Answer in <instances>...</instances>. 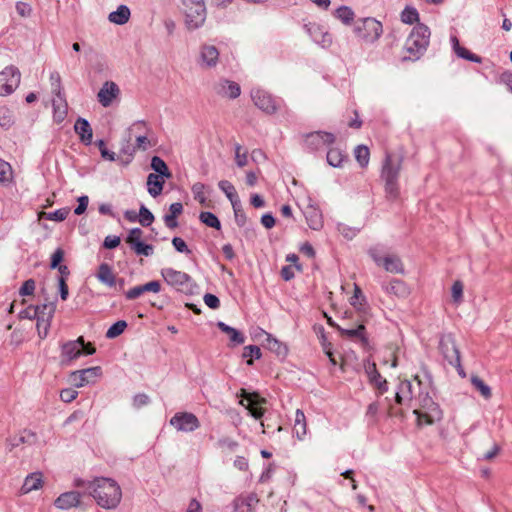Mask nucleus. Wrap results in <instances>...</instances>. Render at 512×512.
Wrapping results in <instances>:
<instances>
[{
    "label": "nucleus",
    "mask_w": 512,
    "mask_h": 512,
    "mask_svg": "<svg viewBox=\"0 0 512 512\" xmlns=\"http://www.w3.org/2000/svg\"><path fill=\"white\" fill-rule=\"evenodd\" d=\"M138 221L140 224L144 227L150 226L154 221V215L151 213V211L146 208L144 205H141L139 209V217Z\"/></svg>",
    "instance_id": "nucleus-57"
},
{
    "label": "nucleus",
    "mask_w": 512,
    "mask_h": 512,
    "mask_svg": "<svg viewBox=\"0 0 512 512\" xmlns=\"http://www.w3.org/2000/svg\"><path fill=\"white\" fill-rule=\"evenodd\" d=\"M261 356V349L256 345H248L243 348L242 357L248 359V365H252L253 359H260Z\"/></svg>",
    "instance_id": "nucleus-47"
},
{
    "label": "nucleus",
    "mask_w": 512,
    "mask_h": 512,
    "mask_svg": "<svg viewBox=\"0 0 512 512\" xmlns=\"http://www.w3.org/2000/svg\"><path fill=\"white\" fill-rule=\"evenodd\" d=\"M402 159L386 152L382 166L381 177L383 180H398Z\"/></svg>",
    "instance_id": "nucleus-15"
},
{
    "label": "nucleus",
    "mask_w": 512,
    "mask_h": 512,
    "mask_svg": "<svg viewBox=\"0 0 512 512\" xmlns=\"http://www.w3.org/2000/svg\"><path fill=\"white\" fill-rule=\"evenodd\" d=\"M336 328L342 338L360 344L365 350L370 348L366 327L363 324L358 325L356 328H342L340 326H336Z\"/></svg>",
    "instance_id": "nucleus-13"
},
{
    "label": "nucleus",
    "mask_w": 512,
    "mask_h": 512,
    "mask_svg": "<svg viewBox=\"0 0 512 512\" xmlns=\"http://www.w3.org/2000/svg\"><path fill=\"white\" fill-rule=\"evenodd\" d=\"M169 424L178 432L191 433L200 428L198 417L191 412H176L169 420Z\"/></svg>",
    "instance_id": "nucleus-8"
},
{
    "label": "nucleus",
    "mask_w": 512,
    "mask_h": 512,
    "mask_svg": "<svg viewBox=\"0 0 512 512\" xmlns=\"http://www.w3.org/2000/svg\"><path fill=\"white\" fill-rule=\"evenodd\" d=\"M135 151L136 147L129 143L124 144L117 156V162L122 165H128L133 160Z\"/></svg>",
    "instance_id": "nucleus-39"
},
{
    "label": "nucleus",
    "mask_w": 512,
    "mask_h": 512,
    "mask_svg": "<svg viewBox=\"0 0 512 512\" xmlns=\"http://www.w3.org/2000/svg\"><path fill=\"white\" fill-rule=\"evenodd\" d=\"M199 220L208 227L214 228L216 230L221 229L220 220L212 212H208V211L201 212L199 215Z\"/></svg>",
    "instance_id": "nucleus-45"
},
{
    "label": "nucleus",
    "mask_w": 512,
    "mask_h": 512,
    "mask_svg": "<svg viewBox=\"0 0 512 512\" xmlns=\"http://www.w3.org/2000/svg\"><path fill=\"white\" fill-rule=\"evenodd\" d=\"M335 17L342 23L350 25L355 17L353 10L347 6H341L335 11Z\"/></svg>",
    "instance_id": "nucleus-46"
},
{
    "label": "nucleus",
    "mask_w": 512,
    "mask_h": 512,
    "mask_svg": "<svg viewBox=\"0 0 512 512\" xmlns=\"http://www.w3.org/2000/svg\"><path fill=\"white\" fill-rule=\"evenodd\" d=\"M261 335L263 336L262 342L267 349L276 353L279 356L286 355L287 347L284 344H282L279 340H277L270 333H267L264 330H261Z\"/></svg>",
    "instance_id": "nucleus-26"
},
{
    "label": "nucleus",
    "mask_w": 512,
    "mask_h": 512,
    "mask_svg": "<svg viewBox=\"0 0 512 512\" xmlns=\"http://www.w3.org/2000/svg\"><path fill=\"white\" fill-rule=\"evenodd\" d=\"M235 150V162L238 167L242 168L247 165L248 162V152L247 150L243 149L242 145L239 143H236L234 145Z\"/></svg>",
    "instance_id": "nucleus-54"
},
{
    "label": "nucleus",
    "mask_w": 512,
    "mask_h": 512,
    "mask_svg": "<svg viewBox=\"0 0 512 512\" xmlns=\"http://www.w3.org/2000/svg\"><path fill=\"white\" fill-rule=\"evenodd\" d=\"M67 111L68 105L64 96L53 99V117L56 123H61L65 119Z\"/></svg>",
    "instance_id": "nucleus-33"
},
{
    "label": "nucleus",
    "mask_w": 512,
    "mask_h": 512,
    "mask_svg": "<svg viewBox=\"0 0 512 512\" xmlns=\"http://www.w3.org/2000/svg\"><path fill=\"white\" fill-rule=\"evenodd\" d=\"M36 321H37L36 327H37L38 335L41 339H45L48 335V331H49L51 322L47 321L46 318L44 319L43 316L38 318V320H36Z\"/></svg>",
    "instance_id": "nucleus-62"
},
{
    "label": "nucleus",
    "mask_w": 512,
    "mask_h": 512,
    "mask_svg": "<svg viewBox=\"0 0 512 512\" xmlns=\"http://www.w3.org/2000/svg\"><path fill=\"white\" fill-rule=\"evenodd\" d=\"M232 208H233L234 218H235L236 224L239 227H244L246 222H247V217H246V214H245V212H244V210L242 208L241 202H238L237 206H236V204L232 205Z\"/></svg>",
    "instance_id": "nucleus-59"
},
{
    "label": "nucleus",
    "mask_w": 512,
    "mask_h": 512,
    "mask_svg": "<svg viewBox=\"0 0 512 512\" xmlns=\"http://www.w3.org/2000/svg\"><path fill=\"white\" fill-rule=\"evenodd\" d=\"M87 385H93L102 376V368L100 366L89 367L79 370Z\"/></svg>",
    "instance_id": "nucleus-37"
},
{
    "label": "nucleus",
    "mask_w": 512,
    "mask_h": 512,
    "mask_svg": "<svg viewBox=\"0 0 512 512\" xmlns=\"http://www.w3.org/2000/svg\"><path fill=\"white\" fill-rule=\"evenodd\" d=\"M89 495L104 509H115L121 502L122 490L112 478L97 477L88 484Z\"/></svg>",
    "instance_id": "nucleus-1"
},
{
    "label": "nucleus",
    "mask_w": 512,
    "mask_h": 512,
    "mask_svg": "<svg viewBox=\"0 0 512 512\" xmlns=\"http://www.w3.org/2000/svg\"><path fill=\"white\" fill-rule=\"evenodd\" d=\"M21 74L14 66H8L0 72V96L11 94L20 84Z\"/></svg>",
    "instance_id": "nucleus-9"
},
{
    "label": "nucleus",
    "mask_w": 512,
    "mask_h": 512,
    "mask_svg": "<svg viewBox=\"0 0 512 512\" xmlns=\"http://www.w3.org/2000/svg\"><path fill=\"white\" fill-rule=\"evenodd\" d=\"M293 432L299 440H303L307 433L306 417L300 409H297L295 413Z\"/></svg>",
    "instance_id": "nucleus-30"
},
{
    "label": "nucleus",
    "mask_w": 512,
    "mask_h": 512,
    "mask_svg": "<svg viewBox=\"0 0 512 512\" xmlns=\"http://www.w3.org/2000/svg\"><path fill=\"white\" fill-rule=\"evenodd\" d=\"M64 258V250L62 248H57L53 254L51 255L50 268L56 269L61 265V262Z\"/></svg>",
    "instance_id": "nucleus-64"
},
{
    "label": "nucleus",
    "mask_w": 512,
    "mask_h": 512,
    "mask_svg": "<svg viewBox=\"0 0 512 512\" xmlns=\"http://www.w3.org/2000/svg\"><path fill=\"white\" fill-rule=\"evenodd\" d=\"M69 212V208H60L52 212L44 213V215L47 220L61 222L67 218Z\"/></svg>",
    "instance_id": "nucleus-58"
},
{
    "label": "nucleus",
    "mask_w": 512,
    "mask_h": 512,
    "mask_svg": "<svg viewBox=\"0 0 512 512\" xmlns=\"http://www.w3.org/2000/svg\"><path fill=\"white\" fill-rule=\"evenodd\" d=\"M430 29L423 23L416 24L402 48L403 61H417L426 52L430 42Z\"/></svg>",
    "instance_id": "nucleus-2"
},
{
    "label": "nucleus",
    "mask_w": 512,
    "mask_h": 512,
    "mask_svg": "<svg viewBox=\"0 0 512 512\" xmlns=\"http://www.w3.org/2000/svg\"><path fill=\"white\" fill-rule=\"evenodd\" d=\"M471 383L485 399H489L491 397V388L478 376H472Z\"/></svg>",
    "instance_id": "nucleus-50"
},
{
    "label": "nucleus",
    "mask_w": 512,
    "mask_h": 512,
    "mask_svg": "<svg viewBox=\"0 0 512 512\" xmlns=\"http://www.w3.org/2000/svg\"><path fill=\"white\" fill-rule=\"evenodd\" d=\"M205 185L201 182H197L193 184L191 191L193 193L194 199L198 201L200 204H206L207 197L205 194Z\"/></svg>",
    "instance_id": "nucleus-56"
},
{
    "label": "nucleus",
    "mask_w": 512,
    "mask_h": 512,
    "mask_svg": "<svg viewBox=\"0 0 512 512\" xmlns=\"http://www.w3.org/2000/svg\"><path fill=\"white\" fill-rule=\"evenodd\" d=\"M185 7L186 24L189 29L200 27L206 18V9L203 0H182Z\"/></svg>",
    "instance_id": "nucleus-7"
},
{
    "label": "nucleus",
    "mask_w": 512,
    "mask_h": 512,
    "mask_svg": "<svg viewBox=\"0 0 512 512\" xmlns=\"http://www.w3.org/2000/svg\"><path fill=\"white\" fill-rule=\"evenodd\" d=\"M234 512H252V505L246 498H237L234 501Z\"/></svg>",
    "instance_id": "nucleus-63"
},
{
    "label": "nucleus",
    "mask_w": 512,
    "mask_h": 512,
    "mask_svg": "<svg viewBox=\"0 0 512 512\" xmlns=\"http://www.w3.org/2000/svg\"><path fill=\"white\" fill-rule=\"evenodd\" d=\"M354 154L356 160L358 161L361 167H366L368 165L370 157L368 147L364 145H359L355 148Z\"/></svg>",
    "instance_id": "nucleus-49"
},
{
    "label": "nucleus",
    "mask_w": 512,
    "mask_h": 512,
    "mask_svg": "<svg viewBox=\"0 0 512 512\" xmlns=\"http://www.w3.org/2000/svg\"><path fill=\"white\" fill-rule=\"evenodd\" d=\"M251 98L255 106L267 114L276 113L284 106L281 98L275 97L263 89H253Z\"/></svg>",
    "instance_id": "nucleus-5"
},
{
    "label": "nucleus",
    "mask_w": 512,
    "mask_h": 512,
    "mask_svg": "<svg viewBox=\"0 0 512 512\" xmlns=\"http://www.w3.org/2000/svg\"><path fill=\"white\" fill-rule=\"evenodd\" d=\"M368 254L376 265L384 268L385 271L395 274L404 273L403 263L397 255H384L381 253V249L377 246L370 248Z\"/></svg>",
    "instance_id": "nucleus-6"
},
{
    "label": "nucleus",
    "mask_w": 512,
    "mask_h": 512,
    "mask_svg": "<svg viewBox=\"0 0 512 512\" xmlns=\"http://www.w3.org/2000/svg\"><path fill=\"white\" fill-rule=\"evenodd\" d=\"M335 141V136L326 130H313L304 137V145L310 151L318 150Z\"/></svg>",
    "instance_id": "nucleus-10"
},
{
    "label": "nucleus",
    "mask_w": 512,
    "mask_h": 512,
    "mask_svg": "<svg viewBox=\"0 0 512 512\" xmlns=\"http://www.w3.org/2000/svg\"><path fill=\"white\" fill-rule=\"evenodd\" d=\"M400 19L403 23L412 25L414 23H419V13L416 8L412 6H406L405 9L401 12Z\"/></svg>",
    "instance_id": "nucleus-44"
},
{
    "label": "nucleus",
    "mask_w": 512,
    "mask_h": 512,
    "mask_svg": "<svg viewBox=\"0 0 512 512\" xmlns=\"http://www.w3.org/2000/svg\"><path fill=\"white\" fill-rule=\"evenodd\" d=\"M381 287L387 295L395 296L397 298L404 299L410 294L409 287L400 279H392L389 282H382Z\"/></svg>",
    "instance_id": "nucleus-18"
},
{
    "label": "nucleus",
    "mask_w": 512,
    "mask_h": 512,
    "mask_svg": "<svg viewBox=\"0 0 512 512\" xmlns=\"http://www.w3.org/2000/svg\"><path fill=\"white\" fill-rule=\"evenodd\" d=\"M161 276L169 286L185 294H193L198 288L189 274L174 268H162Z\"/></svg>",
    "instance_id": "nucleus-3"
},
{
    "label": "nucleus",
    "mask_w": 512,
    "mask_h": 512,
    "mask_svg": "<svg viewBox=\"0 0 512 512\" xmlns=\"http://www.w3.org/2000/svg\"><path fill=\"white\" fill-rule=\"evenodd\" d=\"M142 237L143 231L140 228H132L125 238V242L135 254L146 257L151 256L154 252V247L151 244L144 243Z\"/></svg>",
    "instance_id": "nucleus-11"
},
{
    "label": "nucleus",
    "mask_w": 512,
    "mask_h": 512,
    "mask_svg": "<svg viewBox=\"0 0 512 512\" xmlns=\"http://www.w3.org/2000/svg\"><path fill=\"white\" fill-rule=\"evenodd\" d=\"M13 179V170L11 165L0 158V184L8 185Z\"/></svg>",
    "instance_id": "nucleus-43"
},
{
    "label": "nucleus",
    "mask_w": 512,
    "mask_h": 512,
    "mask_svg": "<svg viewBox=\"0 0 512 512\" xmlns=\"http://www.w3.org/2000/svg\"><path fill=\"white\" fill-rule=\"evenodd\" d=\"M96 145L98 146L101 156L104 159L109 160V161H117L118 155L116 153H114L113 151L108 150L104 140H102V139L98 140L96 142Z\"/></svg>",
    "instance_id": "nucleus-60"
},
{
    "label": "nucleus",
    "mask_w": 512,
    "mask_h": 512,
    "mask_svg": "<svg viewBox=\"0 0 512 512\" xmlns=\"http://www.w3.org/2000/svg\"><path fill=\"white\" fill-rule=\"evenodd\" d=\"M13 122V113L6 106H0V126L5 127L11 125Z\"/></svg>",
    "instance_id": "nucleus-61"
},
{
    "label": "nucleus",
    "mask_w": 512,
    "mask_h": 512,
    "mask_svg": "<svg viewBox=\"0 0 512 512\" xmlns=\"http://www.w3.org/2000/svg\"><path fill=\"white\" fill-rule=\"evenodd\" d=\"M219 51L213 45H202L200 48V65L203 68H213L217 65Z\"/></svg>",
    "instance_id": "nucleus-21"
},
{
    "label": "nucleus",
    "mask_w": 512,
    "mask_h": 512,
    "mask_svg": "<svg viewBox=\"0 0 512 512\" xmlns=\"http://www.w3.org/2000/svg\"><path fill=\"white\" fill-rule=\"evenodd\" d=\"M97 278L100 282L106 284L109 287H113L116 284V277L107 263H102L99 266Z\"/></svg>",
    "instance_id": "nucleus-32"
},
{
    "label": "nucleus",
    "mask_w": 512,
    "mask_h": 512,
    "mask_svg": "<svg viewBox=\"0 0 512 512\" xmlns=\"http://www.w3.org/2000/svg\"><path fill=\"white\" fill-rule=\"evenodd\" d=\"M217 327L224 333H226L230 339V341L234 344V345H240V344H243L245 342V336L243 335V333H241L240 331H238L237 329L227 325L226 323L222 322V321H219L217 323Z\"/></svg>",
    "instance_id": "nucleus-31"
},
{
    "label": "nucleus",
    "mask_w": 512,
    "mask_h": 512,
    "mask_svg": "<svg viewBox=\"0 0 512 512\" xmlns=\"http://www.w3.org/2000/svg\"><path fill=\"white\" fill-rule=\"evenodd\" d=\"M309 32L313 40L322 47L326 48L332 44V35L319 25H312L309 28Z\"/></svg>",
    "instance_id": "nucleus-27"
},
{
    "label": "nucleus",
    "mask_w": 512,
    "mask_h": 512,
    "mask_svg": "<svg viewBox=\"0 0 512 512\" xmlns=\"http://www.w3.org/2000/svg\"><path fill=\"white\" fill-rule=\"evenodd\" d=\"M219 189L226 195V197L229 199L231 205H234L238 202H241L235 187L231 182L228 180H221L218 182Z\"/></svg>",
    "instance_id": "nucleus-36"
},
{
    "label": "nucleus",
    "mask_w": 512,
    "mask_h": 512,
    "mask_svg": "<svg viewBox=\"0 0 512 512\" xmlns=\"http://www.w3.org/2000/svg\"><path fill=\"white\" fill-rule=\"evenodd\" d=\"M151 168L157 173V175L165 178L171 177V172L168 169L165 161L159 156H153L151 159Z\"/></svg>",
    "instance_id": "nucleus-40"
},
{
    "label": "nucleus",
    "mask_w": 512,
    "mask_h": 512,
    "mask_svg": "<svg viewBox=\"0 0 512 512\" xmlns=\"http://www.w3.org/2000/svg\"><path fill=\"white\" fill-rule=\"evenodd\" d=\"M439 351L444 359L449 363H457L460 358V352L456 346L455 339L451 334L443 335L439 341Z\"/></svg>",
    "instance_id": "nucleus-14"
},
{
    "label": "nucleus",
    "mask_w": 512,
    "mask_h": 512,
    "mask_svg": "<svg viewBox=\"0 0 512 512\" xmlns=\"http://www.w3.org/2000/svg\"><path fill=\"white\" fill-rule=\"evenodd\" d=\"M43 479L40 472H34L26 476L23 485L20 488L22 495L28 494L42 487Z\"/></svg>",
    "instance_id": "nucleus-24"
},
{
    "label": "nucleus",
    "mask_w": 512,
    "mask_h": 512,
    "mask_svg": "<svg viewBox=\"0 0 512 512\" xmlns=\"http://www.w3.org/2000/svg\"><path fill=\"white\" fill-rule=\"evenodd\" d=\"M84 337L80 336L76 340H69L61 345V362L70 364L83 355Z\"/></svg>",
    "instance_id": "nucleus-12"
},
{
    "label": "nucleus",
    "mask_w": 512,
    "mask_h": 512,
    "mask_svg": "<svg viewBox=\"0 0 512 512\" xmlns=\"http://www.w3.org/2000/svg\"><path fill=\"white\" fill-rule=\"evenodd\" d=\"M30 437L33 438L34 434L31 433V432H28V431H24L23 433H20L18 435L12 436V437H9L6 440L8 450L12 451V449L20 446L21 444L29 442L28 438H30Z\"/></svg>",
    "instance_id": "nucleus-41"
},
{
    "label": "nucleus",
    "mask_w": 512,
    "mask_h": 512,
    "mask_svg": "<svg viewBox=\"0 0 512 512\" xmlns=\"http://www.w3.org/2000/svg\"><path fill=\"white\" fill-rule=\"evenodd\" d=\"M350 304L355 309L361 312H365L368 307L367 299L363 295L361 288L357 284L354 285V294L350 298Z\"/></svg>",
    "instance_id": "nucleus-35"
},
{
    "label": "nucleus",
    "mask_w": 512,
    "mask_h": 512,
    "mask_svg": "<svg viewBox=\"0 0 512 512\" xmlns=\"http://www.w3.org/2000/svg\"><path fill=\"white\" fill-rule=\"evenodd\" d=\"M165 181L161 176L150 173L147 177V190L152 197H157L162 193Z\"/></svg>",
    "instance_id": "nucleus-29"
},
{
    "label": "nucleus",
    "mask_w": 512,
    "mask_h": 512,
    "mask_svg": "<svg viewBox=\"0 0 512 512\" xmlns=\"http://www.w3.org/2000/svg\"><path fill=\"white\" fill-rule=\"evenodd\" d=\"M326 158L327 162L332 167H340L342 163L348 159L347 155L337 148L329 149Z\"/></svg>",
    "instance_id": "nucleus-38"
},
{
    "label": "nucleus",
    "mask_w": 512,
    "mask_h": 512,
    "mask_svg": "<svg viewBox=\"0 0 512 512\" xmlns=\"http://www.w3.org/2000/svg\"><path fill=\"white\" fill-rule=\"evenodd\" d=\"M81 496V493L78 491L64 492L55 499L54 505L58 509L69 510L80 504Z\"/></svg>",
    "instance_id": "nucleus-20"
},
{
    "label": "nucleus",
    "mask_w": 512,
    "mask_h": 512,
    "mask_svg": "<svg viewBox=\"0 0 512 512\" xmlns=\"http://www.w3.org/2000/svg\"><path fill=\"white\" fill-rule=\"evenodd\" d=\"M365 372L368 376L369 382L375 386L380 394L388 391V383L378 372L376 364L371 362L370 359L365 361Z\"/></svg>",
    "instance_id": "nucleus-17"
},
{
    "label": "nucleus",
    "mask_w": 512,
    "mask_h": 512,
    "mask_svg": "<svg viewBox=\"0 0 512 512\" xmlns=\"http://www.w3.org/2000/svg\"><path fill=\"white\" fill-rule=\"evenodd\" d=\"M49 79L52 93L56 96V98H61V96H64L60 74L57 71H53L50 73Z\"/></svg>",
    "instance_id": "nucleus-48"
},
{
    "label": "nucleus",
    "mask_w": 512,
    "mask_h": 512,
    "mask_svg": "<svg viewBox=\"0 0 512 512\" xmlns=\"http://www.w3.org/2000/svg\"><path fill=\"white\" fill-rule=\"evenodd\" d=\"M385 181V193L389 200H396L399 197V185L398 180H384Z\"/></svg>",
    "instance_id": "nucleus-53"
},
{
    "label": "nucleus",
    "mask_w": 512,
    "mask_h": 512,
    "mask_svg": "<svg viewBox=\"0 0 512 512\" xmlns=\"http://www.w3.org/2000/svg\"><path fill=\"white\" fill-rule=\"evenodd\" d=\"M216 446L223 451L234 452L238 448L239 444L230 437H222L218 439Z\"/></svg>",
    "instance_id": "nucleus-55"
},
{
    "label": "nucleus",
    "mask_w": 512,
    "mask_h": 512,
    "mask_svg": "<svg viewBox=\"0 0 512 512\" xmlns=\"http://www.w3.org/2000/svg\"><path fill=\"white\" fill-rule=\"evenodd\" d=\"M413 398V385L409 380L401 381L397 387L395 400L397 404L403 405L411 402Z\"/></svg>",
    "instance_id": "nucleus-23"
},
{
    "label": "nucleus",
    "mask_w": 512,
    "mask_h": 512,
    "mask_svg": "<svg viewBox=\"0 0 512 512\" xmlns=\"http://www.w3.org/2000/svg\"><path fill=\"white\" fill-rule=\"evenodd\" d=\"M127 327V322L124 321V320H119L117 322H115L114 324H112L107 332H106V337L108 339H114L116 337H118L119 335H121L124 330L126 329Z\"/></svg>",
    "instance_id": "nucleus-52"
},
{
    "label": "nucleus",
    "mask_w": 512,
    "mask_h": 512,
    "mask_svg": "<svg viewBox=\"0 0 512 512\" xmlns=\"http://www.w3.org/2000/svg\"><path fill=\"white\" fill-rule=\"evenodd\" d=\"M120 93V90L116 83L107 81L103 84L102 88L97 94L99 103L104 107H109L113 100H115Z\"/></svg>",
    "instance_id": "nucleus-19"
},
{
    "label": "nucleus",
    "mask_w": 512,
    "mask_h": 512,
    "mask_svg": "<svg viewBox=\"0 0 512 512\" xmlns=\"http://www.w3.org/2000/svg\"><path fill=\"white\" fill-rule=\"evenodd\" d=\"M451 42H452L453 50L458 57L466 59L471 62H475V63L482 62V58L480 56L470 52L468 49L461 46L459 43V40L456 36L451 37Z\"/></svg>",
    "instance_id": "nucleus-28"
},
{
    "label": "nucleus",
    "mask_w": 512,
    "mask_h": 512,
    "mask_svg": "<svg viewBox=\"0 0 512 512\" xmlns=\"http://www.w3.org/2000/svg\"><path fill=\"white\" fill-rule=\"evenodd\" d=\"M215 93L223 98L235 99L241 93V88L238 83L228 79H220L214 85Z\"/></svg>",
    "instance_id": "nucleus-16"
},
{
    "label": "nucleus",
    "mask_w": 512,
    "mask_h": 512,
    "mask_svg": "<svg viewBox=\"0 0 512 512\" xmlns=\"http://www.w3.org/2000/svg\"><path fill=\"white\" fill-rule=\"evenodd\" d=\"M354 33L363 42L374 43L381 37L383 26L375 18L367 17L355 23Z\"/></svg>",
    "instance_id": "nucleus-4"
},
{
    "label": "nucleus",
    "mask_w": 512,
    "mask_h": 512,
    "mask_svg": "<svg viewBox=\"0 0 512 512\" xmlns=\"http://www.w3.org/2000/svg\"><path fill=\"white\" fill-rule=\"evenodd\" d=\"M249 405L247 406V409L250 413V415L255 419H261L264 416V408L261 406L262 403H265V399H248Z\"/></svg>",
    "instance_id": "nucleus-42"
},
{
    "label": "nucleus",
    "mask_w": 512,
    "mask_h": 512,
    "mask_svg": "<svg viewBox=\"0 0 512 512\" xmlns=\"http://www.w3.org/2000/svg\"><path fill=\"white\" fill-rule=\"evenodd\" d=\"M183 212V205L180 202L172 203L169 207L168 213L163 216V221L167 228L175 229L178 227L177 218Z\"/></svg>",
    "instance_id": "nucleus-25"
},
{
    "label": "nucleus",
    "mask_w": 512,
    "mask_h": 512,
    "mask_svg": "<svg viewBox=\"0 0 512 512\" xmlns=\"http://www.w3.org/2000/svg\"><path fill=\"white\" fill-rule=\"evenodd\" d=\"M307 225L315 231H319L323 227V215L321 210L312 204H309L303 211Z\"/></svg>",
    "instance_id": "nucleus-22"
},
{
    "label": "nucleus",
    "mask_w": 512,
    "mask_h": 512,
    "mask_svg": "<svg viewBox=\"0 0 512 512\" xmlns=\"http://www.w3.org/2000/svg\"><path fill=\"white\" fill-rule=\"evenodd\" d=\"M130 9L126 5H120L116 11L109 14L108 19L110 22L123 25L130 19Z\"/></svg>",
    "instance_id": "nucleus-34"
},
{
    "label": "nucleus",
    "mask_w": 512,
    "mask_h": 512,
    "mask_svg": "<svg viewBox=\"0 0 512 512\" xmlns=\"http://www.w3.org/2000/svg\"><path fill=\"white\" fill-rule=\"evenodd\" d=\"M35 310H37V316L35 317L36 320L43 316L44 319L46 317L47 321L51 322L55 307L52 303H48L35 306Z\"/></svg>",
    "instance_id": "nucleus-51"
}]
</instances>
